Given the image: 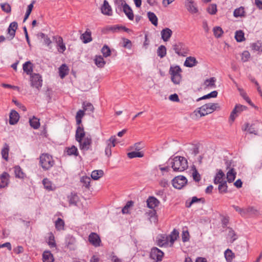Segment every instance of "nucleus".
Segmentation results:
<instances>
[{"instance_id": "obj_45", "label": "nucleus", "mask_w": 262, "mask_h": 262, "mask_svg": "<svg viewBox=\"0 0 262 262\" xmlns=\"http://www.w3.org/2000/svg\"><path fill=\"white\" fill-rule=\"evenodd\" d=\"M82 107L84 111H88L93 113L94 107L92 103L90 102H84L82 103Z\"/></svg>"}, {"instance_id": "obj_53", "label": "nucleus", "mask_w": 262, "mask_h": 262, "mask_svg": "<svg viewBox=\"0 0 262 262\" xmlns=\"http://www.w3.org/2000/svg\"><path fill=\"white\" fill-rule=\"evenodd\" d=\"M101 52L103 54V55L105 57H107L111 55V50L110 48L106 46L105 45L103 47V48L101 49Z\"/></svg>"}, {"instance_id": "obj_5", "label": "nucleus", "mask_w": 262, "mask_h": 262, "mask_svg": "<svg viewBox=\"0 0 262 262\" xmlns=\"http://www.w3.org/2000/svg\"><path fill=\"white\" fill-rule=\"evenodd\" d=\"M217 105V103H211L204 104L199 108L198 113L200 114L201 116H204L214 111L216 109Z\"/></svg>"}, {"instance_id": "obj_8", "label": "nucleus", "mask_w": 262, "mask_h": 262, "mask_svg": "<svg viewBox=\"0 0 262 262\" xmlns=\"http://www.w3.org/2000/svg\"><path fill=\"white\" fill-rule=\"evenodd\" d=\"M79 144V148L83 152L86 151L91 149L92 143V138L90 136H86L80 141L78 142Z\"/></svg>"}, {"instance_id": "obj_49", "label": "nucleus", "mask_w": 262, "mask_h": 262, "mask_svg": "<svg viewBox=\"0 0 262 262\" xmlns=\"http://www.w3.org/2000/svg\"><path fill=\"white\" fill-rule=\"evenodd\" d=\"M64 226V221L60 218H58L57 220L55 222V227L58 230L63 229Z\"/></svg>"}, {"instance_id": "obj_58", "label": "nucleus", "mask_w": 262, "mask_h": 262, "mask_svg": "<svg viewBox=\"0 0 262 262\" xmlns=\"http://www.w3.org/2000/svg\"><path fill=\"white\" fill-rule=\"evenodd\" d=\"M121 28L122 26L118 25H115L112 26H108L106 28V30L108 31H111L112 32H116L121 30Z\"/></svg>"}, {"instance_id": "obj_50", "label": "nucleus", "mask_w": 262, "mask_h": 262, "mask_svg": "<svg viewBox=\"0 0 262 262\" xmlns=\"http://www.w3.org/2000/svg\"><path fill=\"white\" fill-rule=\"evenodd\" d=\"M207 12L211 14L214 15L217 12V6L215 4H211L207 9Z\"/></svg>"}, {"instance_id": "obj_10", "label": "nucleus", "mask_w": 262, "mask_h": 262, "mask_svg": "<svg viewBox=\"0 0 262 262\" xmlns=\"http://www.w3.org/2000/svg\"><path fill=\"white\" fill-rule=\"evenodd\" d=\"M163 252L156 247L152 248L150 253V257L156 261H161Z\"/></svg>"}, {"instance_id": "obj_12", "label": "nucleus", "mask_w": 262, "mask_h": 262, "mask_svg": "<svg viewBox=\"0 0 262 262\" xmlns=\"http://www.w3.org/2000/svg\"><path fill=\"white\" fill-rule=\"evenodd\" d=\"M89 241L95 247L100 245L101 239L99 236L96 233L92 232L89 236Z\"/></svg>"}, {"instance_id": "obj_20", "label": "nucleus", "mask_w": 262, "mask_h": 262, "mask_svg": "<svg viewBox=\"0 0 262 262\" xmlns=\"http://www.w3.org/2000/svg\"><path fill=\"white\" fill-rule=\"evenodd\" d=\"M56 39V42L58 47V51L60 53H63L66 49V46L63 42V39L60 36L54 37Z\"/></svg>"}, {"instance_id": "obj_1", "label": "nucleus", "mask_w": 262, "mask_h": 262, "mask_svg": "<svg viewBox=\"0 0 262 262\" xmlns=\"http://www.w3.org/2000/svg\"><path fill=\"white\" fill-rule=\"evenodd\" d=\"M170 164L171 166L173 171L177 172H182L188 168L187 160L183 157L176 156L173 159H170Z\"/></svg>"}, {"instance_id": "obj_30", "label": "nucleus", "mask_w": 262, "mask_h": 262, "mask_svg": "<svg viewBox=\"0 0 262 262\" xmlns=\"http://www.w3.org/2000/svg\"><path fill=\"white\" fill-rule=\"evenodd\" d=\"M225 176V174L222 171V170H220L217 173H216L214 179V183L215 184L222 183L224 182L225 181H223V177Z\"/></svg>"}, {"instance_id": "obj_51", "label": "nucleus", "mask_w": 262, "mask_h": 262, "mask_svg": "<svg viewBox=\"0 0 262 262\" xmlns=\"http://www.w3.org/2000/svg\"><path fill=\"white\" fill-rule=\"evenodd\" d=\"M133 202L132 201H128L125 206L122 209L123 214H127L129 213V208L133 206Z\"/></svg>"}, {"instance_id": "obj_32", "label": "nucleus", "mask_w": 262, "mask_h": 262, "mask_svg": "<svg viewBox=\"0 0 262 262\" xmlns=\"http://www.w3.org/2000/svg\"><path fill=\"white\" fill-rule=\"evenodd\" d=\"M94 60L95 63L99 68L103 67L105 64V61L101 56H96Z\"/></svg>"}, {"instance_id": "obj_43", "label": "nucleus", "mask_w": 262, "mask_h": 262, "mask_svg": "<svg viewBox=\"0 0 262 262\" xmlns=\"http://www.w3.org/2000/svg\"><path fill=\"white\" fill-rule=\"evenodd\" d=\"M239 107H242V105L240 104H237L235 105L234 109L232 110V111L231 113V114L230 115V119L233 122L234 121L236 117L237 116V110L239 108Z\"/></svg>"}, {"instance_id": "obj_36", "label": "nucleus", "mask_w": 262, "mask_h": 262, "mask_svg": "<svg viewBox=\"0 0 262 262\" xmlns=\"http://www.w3.org/2000/svg\"><path fill=\"white\" fill-rule=\"evenodd\" d=\"M225 257L228 262H231L234 257V254L229 249H227L224 252Z\"/></svg>"}, {"instance_id": "obj_41", "label": "nucleus", "mask_w": 262, "mask_h": 262, "mask_svg": "<svg viewBox=\"0 0 262 262\" xmlns=\"http://www.w3.org/2000/svg\"><path fill=\"white\" fill-rule=\"evenodd\" d=\"M158 56L163 58L166 54V48L163 45H161L157 50Z\"/></svg>"}, {"instance_id": "obj_28", "label": "nucleus", "mask_w": 262, "mask_h": 262, "mask_svg": "<svg viewBox=\"0 0 262 262\" xmlns=\"http://www.w3.org/2000/svg\"><path fill=\"white\" fill-rule=\"evenodd\" d=\"M216 78L215 77H211L209 79H207L205 80L204 85L205 86V88H215L216 87L215 82Z\"/></svg>"}, {"instance_id": "obj_18", "label": "nucleus", "mask_w": 262, "mask_h": 262, "mask_svg": "<svg viewBox=\"0 0 262 262\" xmlns=\"http://www.w3.org/2000/svg\"><path fill=\"white\" fill-rule=\"evenodd\" d=\"M19 115L18 113L12 110L10 113L9 115V123L11 125L15 124L19 120Z\"/></svg>"}, {"instance_id": "obj_9", "label": "nucleus", "mask_w": 262, "mask_h": 262, "mask_svg": "<svg viewBox=\"0 0 262 262\" xmlns=\"http://www.w3.org/2000/svg\"><path fill=\"white\" fill-rule=\"evenodd\" d=\"M186 178L183 176H179L175 177L172 181L173 186L178 189H181L187 183Z\"/></svg>"}, {"instance_id": "obj_47", "label": "nucleus", "mask_w": 262, "mask_h": 262, "mask_svg": "<svg viewBox=\"0 0 262 262\" xmlns=\"http://www.w3.org/2000/svg\"><path fill=\"white\" fill-rule=\"evenodd\" d=\"M253 50L255 51L262 52V42L258 41L251 45Z\"/></svg>"}, {"instance_id": "obj_21", "label": "nucleus", "mask_w": 262, "mask_h": 262, "mask_svg": "<svg viewBox=\"0 0 262 262\" xmlns=\"http://www.w3.org/2000/svg\"><path fill=\"white\" fill-rule=\"evenodd\" d=\"M123 11L129 20H133L134 15L133 10L127 4H124Z\"/></svg>"}, {"instance_id": "obj_16", "label": "nucleus", "mask_w": 262, "mask_h": 262, "mask_svg": "<svg viewBox=\"0 0 262 262\" xmlns=\"http://www.w3.org/2000/svg\"><path fill=\"white\" fill-rule=\"evenodd\" d=\"M101 12L106 15H112V8L106 0H104L103 4L101 8Z\"/></svg>"}, {"instance_id": "obj_54", "label": "nucleus", "mask_w": 262, "mask_h": 262, "mask_svg": "<svg viewBox=\"0 0 262 262\" xmlns=\"http://www.w3.org/2000/svg\"><path fill=\"white\" fill-rule=\"evenodd\" d=\"M232 207L237 212L239 213L242 216H245L247 214V211L246 210V208H241L235 205H233Z\"/></svg>"}, {"instance_id": "obj_38", "label": "nucleus", "mask_w": 262, "mask_h": 262, "mask_svg": "<svg viewBox=\"0 0 262 262\" xmlns=\"http://www.w3.org/2000/svg\"><path fill=\"white\" fill-rule=\"evenodd\" d=\"M67 152L69 156L74 155L77 156L78 155L77 148L74 145H73L70 147L67 148Z\"/></svg>"}, {"instance_id": "obj_14", "label": "nucleus", "mask_w": 262, "mask_h": 262, "mask_svg": "<svg viewBox=\"0 0 262 262\" xmlns=\"http://www.w3.org/2000/svg\"><path fill=\"white\" fill-rule=\"evenodd\" d=\"M172 34V31L168 28H165L161 31V38L164 41L169 40Z\"/></svg>"}, {"instance_id": "obj_26", "label": "nucleus", "mask_w": 262, "mask_h": 262, "mask_svg": "<svg viewBox=\"0 0 262 262\" xmlns=\"http://www.w3.org/2000/svg\"><path fill=\"white\" fill-rule=\"evenodd\" d=\"M23 70L27 74L30 75L33 74V66L32 63L29 61H27L23 64Z\"/></svg>"}, {"instance_id": "obj_25", "label": "nucleus", "mask_w": 262, "mask_h": 262, "mask_svg": "<svg viewBox=\"0 0 262 262\" xmlns=\"http://www.w3.org/2000/svg\"><path fill=\"white\" fill-rule=\"evenodd\" d=\"M236 172L233 168H230L227 173V179L229 183L232 182L235 179Z\"/></svg>"}, {"instance_id": "obj_60", "label": "nucleus", "mask_w": 262, "mask_h": 262, "mask_svg": "<svg viewBox=\"0 0 262 262\" xmlns=\"http://www.w3.org/2000/svg\"><path fill=\"white\" fill-rule=\"evenodd\" d=\"M1 8L4 12L9 13L11 12V7L8 3H4L1 5Z\"/></svg>"}, {"instance_id": "obj_6", "label": "nucleus", "mask_w": 262, "mask_h": 262, "mask_svg": "<svg viewBox=\"0 0 262 262\" xmlns=\"http://www.w3.org/2000/svg\"><path fill=\"white\" fill-rule=\"evenodd\" d=\"M179 236V232L174 229L170 235L167 236L166 237L165 239H161L159 241L158 245L160 246H162L167 244L168 242L169 241L171 245H173L174 242L177 239V237Z\"/></svg>"}, {"instance_id": "obj_35", "label": "nucleus", "mask_w": 262, "mask_h": 262, "mask_svg": "<svg viewBox=\"0 0 262 262\" xmlns=\"http://www.w3.org/2000/svg\"><path fill=\"white\" fill-rule=\"evenodd\" d=\"M147 16L151 23L154 26H157L158 25V18L155 14L151 12H148L147 13Z\"/></svg>"}, {"instance_id": "obj_64", "label": "nucleus", "mask_w": 262, "mask_h": 262, "mask_svg": "<svg viewBox=\"0 0 262 262\" xmlns=\"http://www.w3.org/2000/svg\"><path fill=\"white\" fill-rule=\"evenodd\" d=\"M182 241L184 242H187L189 239V234L187 230L183 231L182 235Z\"/></svg>"}, {"instance_id": "obj_46", "label": "nucleus", "mask_w": 262, "mask_h": 262, "mask_svg": "<svg viewBox=\"0 0 262 262\" xmlns=\"http://www.w3.org/2000/svg\"><path fill=\"white\" fill-rule=\"evenodd\" d=\"M14 173L15 177L18 178L23 179L25 177V173L23 172L19 166L14 167Z\"/></svg>"}, {"instance_id": "obj_7", "label": "nucleus", "mask_w": 262, "mask_h": 262, "mask_svg": "<svg viewBox=\"0 0 262 262\" xmlns=\"http://www.w3.org/2000/svg\"><path fill=\"white\" fill-rule=\"evenodd\" d=\"M30 82L32 87L39 90L42 84V77L39 74L33 73L30 76Z\"/></svg>"}, {"instance_id": "obj_55", "label": "nucleus", "mask_w": 262, "mask_h": 262, "mask_svg": "<svg viewBox=\"0 0 262 262\" xmlns=\"http://www.w3.org/2000/svg\"><path fill=\"white\" fill-rule=\"evenodd\" d=\"M218 189L221 192H226L227 191V185L226 181L219 183Z\"/></svg>"}, {"instance_id": "obj_17", "label": "nucleus", "mask_w": 262, "mask_h": 262, "mask_svg": "<svg viewBox=\"0 0 262 262\" xmlns=\"http://www.w3.org/2000/svg\"><path fill=\"white\" fill-rule=\"evenodd\" d=\"M147 207L150 209H154L157 207L160 202L154 196H149L146 201Z\"/></svg>"}, {"instance_id": "obj_13", "label": "nucleus", "mask_w": 262, "mask_h": 262, "mask_svg": "<svg viewBox=\"0 0 262 262\" xmlns=\"http://www.w3.org/2000/svg\"><path fill=\"white\" fill-rule=\"evenodd\" d=\"M9 174L4 172L0 176V188L7 187L9 184Z\"/></svg>"}, {"instance_id": "obj_44", "label": "nucleus", "mask_w": 262, "mask_h": 262, "mask_svg": "<svg viewBox=\"0 0 262 262\" xmlns=\"http://www.w3.org/2000/svg\"><path fill=\"white\" fill-rule=\"evenodd\" d=\"M9 146L8 144H5L2 150L1 154L3 159L6 160H8V154H9Z\"/></svg>"}, {"instance_id": "obj_63", "label": "nucleus", "mask_w": 262, "mask_h": 262, "mask_svg": "<svg viewBox=\"0 0 262 262\" xmlns=\"http://www.w3.org/2000/svg\"><path fill=\"white\" fill-rule=\"evenodd\" d=\"M40 36L41 38H43L44 43L46 45L49 46L51 43L52 41L50 38L48 36L46 35L44 33H41Z\"/></svg>"}, {"instance_id": "obj_62", "label": "nucleus", "mask_w": 262, "mask_h": 262, "mask_svg": "<svg viewBox=\"0 0 262 262\" xmlns=\"http://www.w3.org/2000/svg\"><path fill=\"white\" fill-rule=\"evenodd\" d=\"M122 46L124 48L127 49H131L132 48V42L131 41L126 38L123 39V45Z\"/></svg>"}, {"instance_id": "obj_57", "label": "nucleus", "mask_w": 262, "mask_h": 262, "mask_svg": "<svg viewBox=\"0 0 262 262\" xmlns=\"http://www.w3.org/2000/svg\"><path fill=\"white\" fill-rule=\"evenodd\" d=\"M81 182L84 184L86 188H89L90 185L91 179L88 177H83L81 179Z\"/></svg>"}, {"instance_id": "obj_27", "label": "nucleus", "mask_w": 262, "mask_h": 262, "mask_svg": "<svg viewBox=\"0 0 262 262\" xmlns=\"http://www.w3.org/2000/svg\"><path fill=\"white\" fill-rule=\"evenodd\" d=\"M81 39L83 40V42L84 43L91 41L92 40V38L91 37V31L88 29L84 33L81 35Z\"/></svg>"}, {"instance_id": "obj_19", "label": "nucleus", "mask_w": 262, "mask_h": 262, "mask_svg": "<svg viewBox=\"0 0 262 262\" xmlns=\"http://www.w3.org/2000/svg\"><path fill=\"white\" fill-rule=\"evenodd\" d=\"M186 7L187 10L192 14H195L198 12L196 4L192 0L189 1L188 3L186 4Z\"/></svg>"}, {"instance_id": "obj_23", "label": "nucleus", "mask_w": 262, "mask_h": 262, "mask_svg": "<svg viewBox=\"0 0 262 262\" xmlns=\"http://www.w3.org/2000/svg\"><path fill=\"white\" fill-rule=\"evenodd\" d=\"M198 61L194 57L189 56L186 58L184 62V66L191 68L196 65Z\"/></svg>"}, {"instance_id": "obj_33", "label": "nucleus", "mask_w": 262, "mask_h": 262, "mask_svg": "<svg viewBox=\"0 0 262 262\" xmlns=\"http://www.w3.org/2000/svg\"><path fill=\"white\" fill-rule=\"evenodd\" d=\"M68 68L65 64H62L60 67L59 69V75L61 78H63L66 75L68 74Z\"/></svg>"}, {"instance_id": "obj_24", "label": "nucleus", "mask_w": 262, "mask_h": 262, "mask_svg": "<svg viewBox=\"0 0 262 262\" xmlns=\"http://www.w3.org/2000/svg\"><path fill=\"white\" fill-rule=\"evenodd\" d=\"M42 260L43 262H53L54 259L51 252L46 251L42 254Z\"/></svg>"}, {"instance_id": "obj_15", "label": "nucleus", "mask_w": 262, "mask_h": 262, "mask_svg": "<svg viewBox=\"0 0 262 262\" xmlns=\"http://www.w3.org/2000/svg\"><path fill=\"white\" fill-rule=\"evenodd\" d=\"M85 133L82 127L78 126L77 127L75 134V140L78 142L83 139L85 137Z\"/></svg>"}, {"instance_id": "obj_3", "label": "nucleus", "mask_w": 262, "mask_h": 262, "mask_svg": "<svg viewBox=\"0 0 262 262\" xmlns=\"http://www.w3.org/2000/svg\"><path fill=\"white\" fill-rule=\"evenodd\" d=\"M39 162L42 168L45 170H49L54 164L52 157L48 154H43L40 156Z\"/></svg>"}, {"instance_id": "obj_39", "label": "nucleus", "mask_w": 262, "mask_h": 262, "mask_svg": "<svg viewBox=\"0 0 262 262\" xmlns=\"http://www.w3.org/2000/svg\"><path fill=\"white\" fill-rule=\"evenodd\" d=\"M217 94H218V93H217V92L216 91H212L210 93H209V94H208L207 95H204L203 97L198 98L196 100V101H200L201 100L208 99V98H215V97H217Z\"/></svg>"}, {"instance_id": "obj_42", "label": "nucleus", "mask_w": 262, "mask_h": 262, "mask_svg": "<svg viewBox=\"0 0 262 262\" xmlns=\"http://www.w3.org/2000/svg\"><path fill=\"white\" fill-rule=\"evenodd\" d=\"M235 38L237 42H242L245 40L244 33L242 30L236 31Z\"/></svg>"}, {"instance_id": "obj_31", "label": "nucleus", "mask_w": 262, "mask_h": 262, "mask_svg": "<svg viewBox=\"0 0 262 262\" xmlns=\"http://www.w3.org/2000/svg\"><path fill=\"white\" fill-rule=\"evenodd\" d=\"M104 174V172L102 170H95L92 172L91 177L94 180H97Z\"/></svg>"}, {"instance_id": "obj_29", "label": "nucleus", "mask_w": 262, "mask_h": 262, "mask_svg": "<svg viewBox=\"0 0 262 262\" xmlns=\"http://www.w3.org/2000/svg\"><path fill=\"white\" fill-rule=\"evenodd\" d=\"M227 238L229 239L231 243H233L237 238V234L232 228H228Z\"/></svg>"}, {"instance_id": "obj_56", "label": "nucleus", "mask_w": 262, "mask_h": 262, "mask_svg": "<svg viewBox=\"0 0 262 262\" xmlns=\"http://www.w3.org/2000/svg\"><path fill=\"white\" fill-rule=\"evenodd\" d=\"M250 54L248 51H244L241 55V60L243 62L248 61L250 58Z\"/></svg>"}, {"instance_id": "obj_2", "label": "nucleus", "mask_w": 262, "mask_h": 262, "mask_svg": "<svg viewBox=\"0 0 262 262\" xmlns=\"http://www.w3.org/2000/svg\"><path fill=\"white\" fill-rule=\"evenodd\" d=\"M182 70L178 66L170 67L169 69V74L171 75V80L175 84H179L182 80L181 73Z\"/></svg>"}, {"instance_id": "obj_40", "label": "nucleus", "mask_w": 262, "mask_h": 262, "mask_svg": "<svg viewBox=\"0 0 262 262\" xmlns=\"http://www.w3.org/2000/svg\"><path fill=\"white\" fill-rule=\"evenodd\" d=\"M144 154L142 152L134 151L127 153V156L129 158L132 159L136 157L141 158L143 157Z\"/></svg>"}, {"instance_id": "obj_48", "label": "nucleus", "mask_w": 262, "mask_h": 262, "mask_svg": "<svg viewBox=\"0 0 262 262\" xmlns=\"http://www.w3.org/2000/svg\"><path fill=\"white\" fill-rule=\"evenodd\" d=\"M42 184L46 189L48 190H53L52 182L48 179L45 178L42 180Z\"/></svg>"}, {"instance_id": "obj_37", "label": "nucleus", "mask_w": 262, "mask_h": 262, "mask_svg": "<svg viewBox=\"0 0 262 262\" xmlns=\"http://www.w3.org/2000/svg\"><path fill=\"white\" fill-rule=\"evenodd\" d=\"M244 8L241 7L235 9L233 12V15L235 17L245 16Z\"/></svg>"}, {"instance_id": "obj_59", "label": "nucleus", "mask_w": 262, "mask_h": 262, "mask_svg": "<svg viewBox=\"0 0 262 262\" xmlns=\"http://www.w3.org/2000/svg\"><path fill=\"white\" fill-rule=\"evenodd\" d=\"M192 168H193L192 172L193 178L194 181L199 182L200 180V175L198 173L197 170L196 169L194 166H193Z\"/></svg>"}, {"instance_id": "obj_11", "label": "nucleus", "mask_w": 262, "mask_h": 262, "mask_svg": "<svg viewBox=\"0 0 262 262\" xmlns=\"http://www.w3.org/2000/svg\"><path fill=\"white\" fill-rule=\"evenodd\" d=\"M17 27V23L16 21H13L10 24L7 29V34L9 35L7 37L8 39L11 40L14 37Z\"/></svg>"}, {"instance_id": "obj_4", "label": "nucleus", "mask_w": 262, "mask_h": 262, "mask_svg": "<svg viewBox=\"0 0 262 262\" xmlns=\"http://www.w3.org/2000/svg\"><path fill=\"white\" fill-rule=\"evenodd\" d=\"M172 47L174 52L179 56H186L188 53V48L182 42L174 43Z\"/></svg>"}, {"instance_id": "obj_34", "label": "nucleus", "mask_w": 262, "mask_h": 262, "mask_svg": "<svg viewBox=\"0 0 262 262\" xmlns=\"http://www.w3.org/2000/svg\"><path fill=\"white\" fill-rule=\"evenodd\" d=\"M29 123L31 126L34 129L38 128L40 126L39 119L34 116H33L32 118L30 119Z\"/></svg>"}, {"instance_id": "obj_52", "label": "nucleus", "mask_w": 262, "mask_h": 262, "mask_svg": "<svg viewBox=\"0 0 262 262\" xmlns=\"http://www.w3.org/2000/svg\"><path fill=\"white\" fill-rule=\"evenodd\" d=\"M213 33L217 38L220 37L223 33L222 29L220 27H215L213 28Z\"/></svg>"}, {"instance_id": "obj_22", "label": "nucleus", "mask_w": 262, "mask_h": 262, "mask_svg": "<svg viewBox=\"0 0 262 262\" xmlns=\"http://www.w3.org/2000/svg\"><path fill=\"white\" fill-rule=\"evenodd\" d=\"M75 242V238L72 236L68 235L66 238L65 244L70 249H74Z\"/></svg>"}, {"instance_id": "obj_61", "label": "nucleus", "mask_w": 262, "mask_h": 262, "mask_svg": "<svg viewBox=\"0 0 262 262\" xmlns=\"http://www.w3.org/2000/svg\"><path fill=\"white\" fill-rule=\"evenodd\" d=\"M48 245L50 248H54L56 247V243L54 240V236L53 234L50 235L49 237Z\"/></svg>"}]
</instances>
